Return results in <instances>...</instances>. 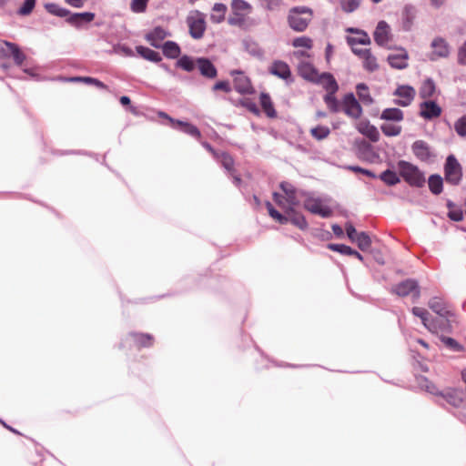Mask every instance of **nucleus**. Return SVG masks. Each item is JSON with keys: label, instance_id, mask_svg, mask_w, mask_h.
I'll list each match as a JSON object with an SVG mask.
<instances>
[{"label": "nucleus", "instance_id": "nucleus-16", "mask_svg": "<svg viewBox=\"0 0 466 466\" xmlns=\"http://www.w3.org/2000/svg\"><path fill=\"white\" fill-rule=\"evenodd\" d=\"M417 9L413 5L407 4L401 11L400 25L404 32H410L412 29L416 18Z\"/></svg>", "mask_w": 466, "mask_h": 466}, {"label": "nucleus", "instance_id": "nucleus-19", "mask_svg": "<svg viewBox=\"0 0 466 466\" xmlns=\"http://www.w3.org/2000/svg\"><path fill=\"white\" fill-rule=\"evenodd\" d=\"M357 130L371 142H378L380 139V132L378 128L371 125L368 119H362L356 124Z\"/></svg>", "mask_w": 466, "mask_h": 466}, {"label": "nucleus", "instance_id": "nucleus-43", "mask_svg": "<svg viewBox=\"0 0 466 466\" xmlns=\"http://www.w3.org/2000/svg\"><path fill=\"white\" fill-rule=\"evenodd\" d=\"M440 339L450 350L453 352H462L464 350V347L452 338L441 335L440 336Z\"/></svg>", "mask_w": 466, "mask_h": 466}, {"label": "nucleus", "instance_id": "nucleus-1", "mask_svg": "<svg viewBox=\"0 0 466 466\" xmlns=\"http://www.w3.org/2000/svg\"><path fill=\"white\" fill-rule=\"evenodd\" d=\"M313 18V11L307 6H295L289 11L288 24L296 32H304Z\"/></svg>", "mask_w": 466, "mask_h": 466}, {"label": "nucleus", "instance_id": "nucleus-40", "mask_svg": "<svg viewBox=\"0 0 466 466\" xmlns=\"http://www.w3.org/2000/svg\"><path fill=\"white\" fill-rule=\"evenodd\" d=\"M177 66L187 72H192L197 66V59L194 60L191 56L184 55L178 58Z\"/></svg>", "mask_w": 466, "mask_h": 466}, {"label": "nucleus", "instance_id": "nucleus-52", "mask_svg": "<svg viewBox=\"0 0 466 466\" xmlns=\"http://www.w3.org/2000/svg\"><path fill=\"white\" fill-rule=\"evenodd\" d=\"M10 48H12L11 57H13L15 64L16 66H22L25 60V55L21 51L17 45H10Z\"/></svg>", "mask_w": 466, "mask_h": 466}, {"label": "nucleus", "instance_id": "nucleus-3", "mask_svg": "<svg viewBox=\"0 0 466 466\" xmlns=\"http://www.w3.org/2000/svg\"><path fill=\"white\" fill-rule=\"evenodd\" d=\"M186 22L193 39L199 40L204 36L207 28L205 14L198 10L191 11L187 16Z\"/></svg>", "mask_w": 466, "mask_h": 466}, {"label": "nucleus", "instance_id": "nucleus-23", "mask_svg": "<svg viewBox=\"0 0 466 466\" xmlns=\"http://www.w3.org/2000/svg\"><path fill=\"white\" fill-rule=\"evenodd\" d=\"M315 82L320 83L327 91V94H336L339 90V85L336 79L329 73H323L318 76Z\"/></svg>", "mask_w": 466, "mask_h": 466}, {"label": "nucleus", "instance_id": "nucleus-41", "mask_svg": "<svg viewBox=\"0 0 466 466\" xmlns=\"http://www.w3.org/2000/svg\"><path fill=\"white\" fill-rule=\"evenodd\" d=\"M95 15L90 12L76 13L70 15L68 21L75 25H81L83 23H89L93 21Z\"/></svg>", "mask_w": 466, "mask_h": 466}, {"label": "nucleus", "instance_id": "nucleus-56", "mask_svg": "<svg viewBox=\"0 0 466 466\" xmlns=\"http://www.w3.org/2000/svg\"><path fill=\"white\" fill-rule=\"evenodd\" d=\"M361 0H339L342 10L346 13H352L357 10Z\"/></svg>", "mask_w": 466, "mask_h": 466}, {"label": "nucleus", "instance_id": "nucleus-4", "mask_svg": "<svg viewBox=\"0 0 466 466\" xmlns=\"http://www.w3.org/2000/svg\"><path fill=\"white\" fill-rule=\"evenodd\" d=\"M231 10L228 23L233 26L241 27L245 23V16L252 11V5L246 0H232Z\"/></svg>", "mask_w": 466, "mask_h": 466}, {"label": "nucleus", "instance_id": "nucleus-36", "mask_svg": "<svg viewBox=\"0 0 466 466\" xmlns=\"http://www.w3.org/2000/svg\"><path fill=\"white\" fill-rule=\"evenodd\" d=\"M259 100H260V105H261L264 112L266 113V115L269 117H275L277 113H276V110L274 109V106L271 102V98H270L269 95H268L266 93H261Z\"/></svg>", "mask_w": 466, "mask_h": 466}, {"label": "nucleus", "instance_id": "nucleus-39", "mask_svg": "<svg viewBox=\"0 0 466 466\" xmlns=\"http://www.w3.org/2000/svg\"><path fill=\"white\" fill-rule=\"evenodd\" d=\"M370 42V38L365 31L360 32L358 36L347 37V43L350 47L357 45L368 46Z\"/></svg>", "mask_w": 466, "mask_h": 466}, {"label": "nucleus", "instance_id": "nucleus-24", "mask_svg": "<svg viewBox=\"0 0 466 466\" xmlns=\"http://www.w3.org/2000/svg\"><path fill=\"white\" fill-rule=\"evenodd\" d=\"M286 216L288 223H292L299 229H306L308 228V222L306 221L304 216L301 213L296 211L295 207H292L290 209L286 211Z\"/></svg>", "mask_w": 466, "mask_h": 466}, {"label": "nucleus", "instance_id": "nucleus-34", "mask_svg": "<svg viewBox=\"0 0 466 466\" xmlns=\"http://www.w3.org/2000/svg\"><path fill=\"white\" fill-rule=\"evenodd\" d=\"M428 185L432 194L439 195L442 192L443 179L440 175H431L428 179Z\"/></svg>", "mask_w": 466, "mask_h": 466}, {"label": "nucleus", "instance_id": "nucleus-38", "mask_svg": "<svg viewBox=\"0 0 466 466\" xmlns=\"http://www.w3.org/2000/svg\"><path fill=\"white\" fill-rule=\"evenodd\" d=\"M357 89V95L359 96V99L365 105H371L373 103V98L371 97L369 87L367 85L360 83L358 84L356 86Z\"/></svg>", "mask_w": 466, "mask_h": 466}, {"label": "nucleus", "instance_id": "nucleus-44", "mask_svg": "<svg viewBox=\"0 0 466 466\" xmlns=\"http://www.w3.org/2000/svg\"><path fill=\"white\" fill-rule=\"evenodd\" d=\"M379 177L388 186H394L400 181L397 173L390 169L382 172Z\"/></svg>", "mask_w": 466, "mask_h": 466}, {"label": "nucleus", "instance_id": "nucleus-61", "mask_svg": "<svg viewBox=\"0 0 466 466\" xmlns=\"http://www.w3.org/2000/svg\"><path fill=\"white\" fill-rule=\"evenodd\" d=\"M454 129L459 136L466 137V115L460 117L454 123Z\"/></svg>", "mask_w": 466, "mask_h": 466}, {"label": "nucleus", "instance_id": "nucleus-60", "mask_svg": "<svg viewBox=\"0 0 466 466\" xmlns=\"http://www.w3.org/2000/svg\"><path fill=\"white\" fill-rule=\"evenodd\" d=\"M149 0H132L130 8L134 13H143L146 11Z\"/></svg>", "mask_w": 466, "mask_h": 466}, {"label": "nucleus", "instance_id": "nucleus-46", "mask_svg": "<svg viewBox=\"0 0 466 466\" xmlns=\"http://www.w3.org/2000/svg\"><path fill=\"white\" fill-rule=\"evenodd\" d=\"M266 207H267L269 216L273 219H275L276 221H278L279 224H282V225L288 223L286 213L283 212V214H282L279 211H278L277 209H275L273 205L268 201L266 203Z\"/></svg>", "mask_w": 466, "mask_h": 466}, {"label": "nucleus", "instance_id": "nucleus-11", "mask_svg": "<svg viewBox=\"0 0 466 466\" xmlns=\"http://www.w3.org/2000/svg\"><path fill=\"white\" fill-rule=\"evenodd\" d=\"M411 150L415 157L423 162H429L436 157L432 148L424 140H416L413 142Z\"/></svg>", "mask_w": 466, "mask_h": 466}, {"label": "nucleus", "instance_id": "nucleus-20", "mask_svg": "<svg viewBox=\"0 0 466 466\" xmlns=\"http://www.w3.org/2000/svg\"><path fill=\"white\" fill-rule=\"evenodd\" d=\"M269 73L283 79L289 81L291 79V71L287 63L277 60L274 61L268 69Z\"/></svg>", "mask_w": 466, "mask_h": 466}, {"label": "nucleus", "instance_id": "nucleus-10", "mask_svg": "<svg viewBox=\"0 0 466 466\" xmlns=\"http://www.w3.org/2000/svg\"><path fill=\"white\" fill-rule=\"evenodd\" d=\"M344 113L354 119H358L362 115V107L359 101L356 99L353 93H348L344 96L342 100Z\"/></svg>", "mask_w": 466, "mask_h": 466}, {"label": "nucleus", "instance_id": "nucleus-51", "mask_svg": "<svg viewBox=\"0 0 466 466\" xmlns=\"http://www.w3.org/2000/svg\"><path fill=\"white\" fill-rule=\"evenodd\" d=\"M311 136L317 140H322L329 137L330 130L325 126H317L310 129Z\"/></svg>", "mask_w": 466, "mask_h": 466}, {"label": "nucleus", "instance_id": "nucleus-63", "mask_svg": "<svg viewBox=\"0 0 466 466\" xmlns=\"http://www.w3.org/2000/svg\"><path fill=\"white\" fill-rule=\"evenodd\" d=\"M265 4V8L268 11L279 10L283 4V0H262Z\"/></svg>", "mask_w": 466, "mask_h": 466}, {"label": "nucleus", "instance_id": "nucleus-31", "mask_svg": "<svg viewBox=\"0 0 466 466\" xmlns=\"http://www.w3.org/2000/svg\"><path fill=\"white\" fill-rule=\"evenodd\" d=\"M436 92V85L432 78L425 79L420 88V96L421 98H431Z\"/></svg>", "mask_w": 466, "mask_h": 466}, {"label": "nucleus", "instance_id": "nucleus-27", "mask_svg": "<svg viewBox=\"0 0 466 466\" xmlns=\"http://www.w3.org/2000/svg\"><path fill=\"white\" fill-rule=\"evenodd\" d=\"M167 35L168 33L164 28L157 26L147 35V39L153 46L158 48L160 46V42Z\"/></svg>", "mask_w": 466, "mask_h": 466}, {"label": "nucleus", "instance_id": "nucleus-54", "mask_svg": "<svg viewBox=\"0 0 466 466\" xmlns=\"http://www.w3.org/2000/svg\"><path fill=\"white\" fill-rule=\"evenodd\" d=\"M216 158L220 161L222 167L226 170H228V172H231L233 170L234 160L228 154L225 152H220L218 154V157Z\"/></svg>", "mask_w": 466, "mask_h": 466}, {"label": "nucleus", "instance_id": "nucleus-32", "mask_svg": "<svg viewBox=\"0 0 466 466\" xmlns=\"http://www.w3.org/2000/svg\"><path fill=\"white\" fill-rule=\"evenodd\" d=\"M137 54L145 58L146 60L151 61V62H159L161 61V56L158 52L154 51L148 47L146 46H137Z\"/></svg>", "mask_w": 466, "mask_h": 466}, {"label": "nucleus", "instance_id": "nucleus-13", "mask_svg": "<svg viewBox=\"0 0 466 466\" xmlns=\"http://www.w3.org/2000/svg\"><path fill=\"white\" fill-rule=\"evenodd\" d=\"M415 89L408 85L399 86L393 92V95L398 96L399 99L394 100V104L400 106H408L415 97Z\"/></svg>", "mask_w": 466, "mask_h": 466}, {"label": "nucleus", "instance_id": "nucleus-64", "mask_svg": "<svg viewBox=\"0 0 466 466\" xmlns=\"http://www.w3.org/2000/svg\"><path fill=\"white\" fill-rule=\"evenodd\" d=\"M457 62L459 65L466 66V41L458 49Z\"/></svg>", "mask_w": 466, "mask_h": 466}, {"label": "nucleus", "instance_id": "nucleus-5", "mask_svg": "<svg viewBox=\"0 0 466 466\" xmlns=\"http://www.w3.org/2000/svg\"><path fill=\"white\" fill-rule=\"evenodd\" d=\"M431 52L429 54L428 58L431 62H436L439 59H447L451 54V46L442 36H436L431 42Z\"/></svg>", "mask_w": 466, "mask_h": 466}, {"label": "nucleus", "instance_id": "nucleus-26", "mask_svg": "<svg viewBox=\"0 0 466 466\" xmlns=\"http://www.w3.org/2000/svg\"><path fill=\"white\" fill-rule=\"evenodd\" d=\"M299 74L305 79L315 82L318 77L316 68L309 62H301L298 67Z\"/></svg>", "mask_w": 466, "mask_h": 466}, {"label": "nucleus", "instance_id": "nucleus-37", "mask_svg": "<svg viewBox=\"0 0 466 466\" xmlns=\"http://www.w3.org/2000/svg\"><path fill=\"white\" fill-rule=\"evenodd\" d=\"M362 66L366 71L370 73L379 69L377 58L370 50L362 57Z\"/></svg>", "mask_w": 466, "mask_h": 466}, {"label": "nucleus", "instance_id": "nucleus-55", "mask_svg": "<svg viewBox=\"0 0 466 466\" xmlns=\"http://www.w3.org/2000/svg\"><path fill=\"white\" fill-rule=\"evenodd\" d=\"M46 9L47 10L48 13H50L52 15H56L60 17H65L69 15L68 10L59 6L56 4H46Z\"/></svg>", "mask_w": 466, "mask_h": 466}, {"label": "nucleus", "instance_id": "nucleus-25", "mask_svg": "<svg viewBox=\"0 0 466 466\" xmlns=\"http://www.w3.org/2000/svg\"><path fill=\"white\" fill-rule=\"evenodd\" d=\"M431 323L435 326V329H429L432 333L447 332L450 333L452 330L450 317H440L433 319Z\"/></svg>", "mask_w": 466, "mask_h": 466}, {"label": "nucleus", "instance_id": "nucleus-42", "mask_svg": "<svg viewBox=\"0 0 466 466\" xmlns=\"http://www.w3.org/2000/svg\"><path fill=\"white\" fill-rule=\"evenodd\" d=\"M323 100L330 112L338 113L341 110V103L336 98L335 94H326Z\"/></svg>", "mask_w": 466, "mask_h": 466}, {"label": "nucleus", "instance_id": "nucleus-14", "mask_svg": "<svg viewBox=\"0 0 466 466\" xmlns=\"http://www.w3.org/2000/svg\"><path fill=\"white\" fill-rule=\"evenodd\" d=\"M441 396L453 407L466 406V392L462 390L449 389L440 393Z\"/></svg>", "mask_w": 466, "mask_h": 466}, {"label": "nucleus", "instance_id": "nucleus-30", "mask_svg": "<svg viewBox=\"0 0 466 466\" xmlns=\"http://www.w3.org/2000/svg\"><path fill=\"white\" fill-rule=\"evenodd\" d=\"M404 115L402 110L391 107L386 108L381 112L380 118L386 121L400 122L403 120Z\"/></svg>", "mask_w": 466, "mask_h": 466}, {"label": "nucleus", "instance_id": "nucleus-47", "mask_svg": "<svg viewBox=\"0 0 466 466\" xmlns=\"http://www.w3.org/2000/svg\"><path fill=\"white\" fill-rule=\"evenodd\" d=\"M362 251H366L370 248L371 239L366 232H360L354 241Z\"/></svg>", "mask_w": 466, "mask_h": 466}, {"label": "nucleus", "instance_id": "nucleus-57", "mask_svg": "<svg viewBox=\"0 0 466 466\" xmlns=\"http://www.w3.org/2000/svg\"><path fill=\"white\" fill-rule=\"evenodd\" d=\"M328 248L332 251L339 252L342 255H346V256L353 255V248H351L350 247L346 246L344 244L330 243V244H328Z\"/></svg>", "mask_w": 466, "mask_h": 466}, {"label": "nucleus", "instance_id": "nucleus-29", "mask_svg": "<svg viewBox=\"0 0 466 466\" xmlns=\"http://www.w3.org/2000/svg\"><path fill=\"white\" fill-rule=\"evenodd\" d=\"M280 187L285 194L284 197L287 198L286 202L289 203V206L297 207L299 204V201L297 198L296 190L294 187L288 182H282L280 184Z\"/></svg>", "mask_w": 466, "mask_h": 466}, {"label": "nucleus", "instance_id": "nucleus-21", "mask_svg": "<svg viewBox=\"0 0 466 466\" xmlns=\"http://www.w3.org/2000/svg\"><path fill=\"white\" fill-rule=\"evenodd\" d=\"M197 67L198 68L200 74L207 78L213 79L218 75L217 68L208 58H197Z\"/></svg>", "mask_w": 466, "mask_h": 466}, {"label": "nucleus", "instance_id": "nucleus-15", "mask_svg": "<svg viewBox=\"0 0 466 466\" xmlns=\"http://www.w3.org/2000/svg\"><path fill=\"white\" fill-rule=\"evenodd\" d=\"M159 116L161 117H165V118L168 119L172 123V125H173V127L175 128L179 129L183 133L187 134V135H189L192 137H196V138L200 137V136H201L200 131H199V129L196 126H194V125H192V124H190L188 122H183V121H180V120H174L173 118L169 117L164 112H160Z\"/></svg>", "mask_w": 466, "mask_h": 466}, {"label": "nucleus", "instance_id": "nucleus-17", "mask_svg": "<svg viewBox=\"0 0 466 466\" xmlns=\"http://www.w3.org/2000/svg\"><path fill=\"white\" fill-rule=\"evenodd\" d=\"M374 41L380 46H386L390 40V27L385 21H380L373 34Z\"/></svg>", "mask_w": 466, "mask_h": 466}, {"label": "nucleus", "instance_id": "nucleus-7", "mask_svg": "<svg viewBox=\"0 0 466 466\" xmlns=\"http://www.w3.org/2000/svg\"><path fill=\"white\" fill-rule=\"evenodd\" d=\"M444 177L447 183L458 185L462 177L461 167L453 155L448 156L444 165Z\"/></svg>", "mask_w": 466, "mask_h": 466}, {"label": "nucleus", "instance_id": "nucleus-22", "mask_svg": "<svg viewBox=\"0 0 466 466\" xmlns=\"http://www.w3.org/2000/svg\"><path fill=\"white\" fill-rule=\"evenodd\" d=\"M428 306L440 317H451L453 315L448 309L446 302L441 298H431L428 302Z\"/></svg>", "mask_w": 466, "mask_h": 466}, {"label": "nucleus", "instance_id": "nucleus-2", "mask_svg": "<svg viewBox=\"0 0 466 466\" xmlns=\"http://www.w3.org/2000/svg\"><path fill=\"white\" fill-rule=\"evenodd\" d=\"M397 166L400 175L408 184L417 187H423L425 177L417 166L404 160L399 161Z\"/></svg>", "mask_w": 466, "mask_h": 466}, {"label": "nucleus", "instance_id": "nucleus-33", "mask_svg": "<svg viewBox=\"0 0 466 466\" xmlns=\"http://www.w3.org/2000/svg\"><path fill=\"white\" fill-rule=\"evenodd\" d=\"M226 12L227 6L224 4L216 3L212 8V14L210 15L211 22L219 24L224 21Z\"/></svg>", "mask_w": 466, "mask_h": 466}, {"label": "nucleus", "instance_id": "nucleus-62", "mask_svg": "<svg viewBox=\"0 0 466 466\" xmlns=\"http://www.w3.org/2000/svg\"><path fill=\"white\" fill-rule=\"evenodd\" d=\"M36 0H25L22 6L18 10L20 15H28L32 13Z\"/></svg>", "mask_w": 466, "mask_h": 466}, {"label": "nucleus", "instance_id": "nucleus-18", "mask_svg": "<svg viewBox=\"0 0 466 466\" xmlns=\"http://www.w3.org/2000/svg\"><path fill=\"white\" fill-rule=\"evenodd\" d=\"M420 116L427 120H431L441 116V107L433 100L420 103Z\"/></svg>", "mask_w": 466, "mask_h": 466}, {"label": "nucleus", "instance_id": "nucleus-12", "mask_svg": "<svg viewBox=\"0 0 466 466\" xmlns=\"http://www.w3.org/2000/svg\"><path fill=\"white\" fill-rule=\"evenodd\" d=\"M230 75L233 76L234 88L238 93L251 94L253 92L249 78L242 71L233 70Z\"/></svg>", "mask_w": 466, "mask_h": 466}, {"label": "nucleus", "instance_id": "nucleus-50", "mask_svg": "<svg viewBox=\"0 0 466 466\" xmlns=\"http://www.w3.org/2000/svg\"><path fill=\"white\" fill-rule=\"evenodd\" d=\"M132 337L139 347H150L153 344V337L149 334L136 333Z\"/></svg>", "mask_w": 466, "mask_h": 466}, {"label": "nucleus", "instance_id": "nucleus-45", "mask_svg": "<svg viewBox=\"0 0 466 466\" xmlns=\"http://www.w3.org/2000/svg\"><path fill=\"white\" fill-rule=\"evenodd\" d=\"M266 207H267L269 216L273 219H275L276 221H278L279 224H282V225L288 223L286 213L283 212V214H282L279 211H278L277 209H275L273 205L268 201L266 203Z\"/></svg>", "mask_w": 466, "mask_h": 466}, {"label": "nucleus", "instance_id": "nucleus-48", "mask_svg": "<svg viewBox=\"0 0 466 466\" xmlns=\"http://www.w3.org/2000/svg\"><path fill=\"white\" fill-rule=\"evenodd\" d=\"M382 133L387 137H396L401 132V127L396 124L384 123L380 126Z\"/></svg>", "mask_w": 466, "mask_h": 466}, {"label": "nucleus", "instance_id": "nucleus-59", "mask_svg": "<svg viewBox=\"0 0 466 466\" xmlns=\"http://www.w3.org/2000/svg\"><path fill=\"white\" fill-rule=\"evenodd\" d=\"M273 198H274V201L276 202V204L280 208V209L284 213H286V211H288L289 209H290L293 207V206H289V203L286 202L287 198L282 194L275 192L273 194Z\"/></svg>", "mask_w": 466, "mask_h": 466}, {"label": "nucleus", "instance_id": "nucleus-49", "mask_svg": "<svg viewBox=\"0 0 466 466\" xmlns=\"http://www.w3.org/2000/svg\"><path fill=\"white\" fill-rule=\"evenodd\" d=\"M63 80L66 81V82H82V83H86V84H92V85H95L101 88L105 87V85L101 81H99L96 78H93V77H89V76H74V77L63 78Z\"/></svg>", "mask_w": 466, "mask_h": 466}, {"label": "nucleus", "instance_id": "nucleus-9", "mask_svg": "<svg viewBox=\"0 0 466 466\" xmlns=\"http://www.w3.org/2000/svg\"><path fill=\"white\" fill-rule=\"evenodd\" d=\"M409 53L404 47L396 46L388 56L387 61L392 68L402 70L409 66Z\"/></svg>", "mask_w": 466, "mask_h": 466}, {"label": "nucleus", "instance_id": "nucleus-35", "mask_svg": "<svg viewBox=\"0 0 466 466\" xmlns=\"http://www.w3.org/2000/svg\"><path fill=\"white\" fill-rule=\"evenodd\" d=\"M163 54L171 59L177 58L180 55V47L179 46L173 41H167L162 46Z\"/></svg>", "mask_w": 466, "mask_h": 466}, {"label": "nucleus", "instance_id": "nucleus-28", "mask_svg": "<svg viewBox=\"0 0 466 466\" xmlns=\"http://www.w3.org/2000/svg\"><path fill=\"white\" fill-rule=\"evenodd\" d=\"M413 315L421 319L422 324L427 329H433L435 326L431 323L433 318L431 317L429 311L423 308L414 307L411 309Z\"/></svg>", "mask_w": 466, "mask_h": 466}, {"label": "nucleus", "instance_id": "nucleus-53", "mask_svg": "<svg viewBox=\"0 0 466 466\" xmlns=\"http://www.w3.org/2000/svg\"><path fill=\"white\" fill-rule=\"evenodd\" d=\"M247 52L258 58H263L264 51L260 48V46L255 42H247L245 44Z\"/></svg>", "mask_w": 466, "mask_h": 466}, {"label": "nucleus", "instance_id": "nucleus-58", "mask_svg": "<svg viewBox=\"0 0 466 466\" xmlns=\"http://www.w3.org/2000/svg\"><path fill=\"white\" fill-rule=\"evenodd\" d=\"M292 46L294 47H304L306 49H311L313 46V42H312L311 38L303 35V36L296 37L292 41Z\"/></svg>", "mask_w": 466, "mask_h": 466}, {"label": "nucleus", "instance_id": "nucleus-6", "mask_svg": "<svg viewBox=\"0 0 466 466\" xmlns=\"http://www.w3.org/2000/svg\"><path fill=\"white\" fill-rule=\"evenodd\" d=\"M391 291L400 297L411 296L413 302L420 297V290L418 282L414 279H405L392 287Z\"/></svg>", "mask_w": 466, "mask_h": 466}, {"label": "nucleus", "instance_id": "nucleus-8", "mask_svg": "<svg viewBox=\"0 0 466 466\" xmlns=\"http://www.w3.org/2000/svg\"><path fill=\"white\" fill-rule=\"evenodd\" d=\"M304 208L312 214L319 215L321 218H329L332 210L323 203L319 198L309 195L304 200Z\"/></svg>", "mask_w": 466, "mask_h": 466}]
</instances>
